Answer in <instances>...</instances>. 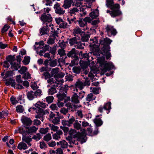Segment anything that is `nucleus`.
<instances>
[{
    "instance_id": "f8f14e48",
    "label": "nucleus",
    "mask_w": 154,
    "mask_h": 154,
    "mask_svg": "<svg viewBox=\"0 0 154 154\" xmlns=\"http://www.w3.org/2000/svg\"><path fill=\"white\" fill-rule=\"evenodd\" d=\"M21 121L23 125L26 126H30L32 122V121L30 118L24 116L22 117Z\"/></svg>"
},
{
    "instance_id": "c756f323",
    "label": "nucleus",
    "mask_w": 154,
    "mask_h": 154,
    "mask_svg": "<svg viewBox=\"0 0 154 154\" xmlns=\"http://www.w3.org/2000/svg\"><path fill=\"white\" fill-rule=\"evenodd\" d=\"M57 145H60L62 148H66L68 146V144L65 140H63L57 143Z\"/></svg>"
},
{
    "instance_id": "4be33fe9",
    "label": "nucleus",
    "mask_w": 154,
    "mask_h": 154,
    "mask_svg": "<svg viewBox=\"0 0 154 154\" xmlns=\"http://www.w3.org/2000/svg\"><path fill=\"white\" fill-rule=\"evenodd\" d=\"M79 96L77 94L75 93L71 97V101L75 103H79Z\"/></svg>"
},
{
    "instance_id": "37998d69",
    "label": "nucleus",
    "mask_w": 154,
    "mask_h": 154,
    "mask_svg": "<svg viewBox=\"0 0 154 154\" xmlns=\"http://www.w3.org/2000/svg\"><path fill=\"white\" fill-rule=\"evenodd\" d=\"M73 125L74 128L77 130H79L81 128V124L78 122L77 120L75 121Z\"/></svg>"
},
{
    "instance_id": "58836bf2",
    "label": "nucleus",
    "mask_w": 154,
    "mask_h": 154,
    "mask_svg": "<svg viewBox=\"0 0 154 154\" xmlns=\"http://www.w3.org/2000/svg\"><path fill=\"white\" fill-rule=\"evenodd\" d=\"M95 99V97L94 96L93 94L92 93H90L88 94L86 98V101H91L92 100Z\"/></svg>"
},
{
    "instance_id": "1a4fd4ad",
    "label": "nucleus",
    "mask_w": 154,
    "mask_h": 154,
    "mask_svg": "<svg viewBox=\"0 0 154 154\" xmlns=\"http://www.w3.org/2000/svg\"><path fill=\"white\" fill-rule=\"evenodd\" d=\"M111 103L110 102L106 103L104 104L103 107L102 106H100L98 108V110L100 112H102L103 110L104 109L108 111V112L107 113H108L111 109Z\"/></svg>"
},
{
    "instance_id": "e2e57ef3",
    "label": "nucleus",
    "mask_w": 154,
    "mask_h": 154,
    "mask_svg": "<svg viewBox=\"0 0 154 154\" xmlns=\"http://www.w3.org/2000/svg\"><path fill=\"white\" fill-rule=\"evenodd\" d=\"M7 60L11 64L14 60V57L12 56H9L7 58Z\"/></svg>"
},
{
    "instance_id": "b1692460",
    "label": "nucleus",
    "mask_w": 154,
    "mask_h": 154,
    "mask_svg": "<svg viewBox=\"0 0 154 154\" xmlns=\"http://www.w3.org/2000/svg\"><path fill=\"white\" fill-rule=\"evenodd\" d=\"M75 6L77 8H79L80 11H83L85 8V6H83L81 1H76V3L75 4Z\"/></svg>"
},
{
    "instance_id": "f257e3e1",
    "label": "nucleus",
    "mask_w": 154,
    "mask_h": 154,
    "mask_svg": "<svg viewBox=\"0 0 154 154\" xmlns=\"http://www.w3.org/2000/svg\"><path fill=\"white\" fill-rule=\"evenodd\" d=\"M35 106L36 108L31 107L29 109V111L30 112L32 110L34 111L37 113V115L35 116V118L39 119L42 118L43 115L45 114V112L43 109L40 108L39 107L45 108L46 107V104L38 101L35 104Z\"/></svg>"
},
{
    "instance_id": "6e6d98bb",
    "label": "nucleus",
    "mask_w": 154,
    "mask_h": 154,
    "mask_svg": "<svg viewBox=\"0 0 154 154\" xmlns=\"http://www.w3.org/2000/svg\"><path fill=\"white\" fill-rule=\"evenodd\" d=\"M57 64V60H53L50 61L49 63L50 66L51 67H54Z\"/></svg>"
},
{
    "instance_id": "864d4df0",
    "label": "nucleus",
    "mask_w": 154,
    "mask_h": 154,
    "mask_svg": "<svg viewBox=\"0 0 154 154\" xmlns=\"http://www.w3.org/2000/svg\"><path fill=\"white\" fill-rule=\"evenodd\" d=\"M41 138V136L39 133L36 134L35 135L33 136L32 138L35 140L36 141L39 140Z\"/></svg>"
},
{
    "instance_id": "aec40b11",
    "label": "nucleus",
    "mask_w": 154,
    "mask_h": 154,
    "mask_svg": "<svg viewBox=\"0 0 154 154\" xmlns=\"http://www.w3.org/2000/svg\"><path fill=\"white\" fill-rule=\"evenodd\" d=\"M73 2L72 0H64L62 7L65 9L68 8L71 6Z\"/></svg>"
},
{
    "instance_id": "39448f33",
    "label": "nucleus",
    "mask_w": 154,
    "mask_h": 154,
    "mask_svg": "<svg viewBox=\"0 0 154 154\" xmlns=\"http://www.w3.org/2000/svg\"><path fill=\"white\" fill-rule=\"evenodd\" d=\"M38 129V128L37 127H36L35 126L29 128L22 126L20 127H18L17 129L15 130L14 133L17 134L19 133L23 135L26 133L31 134L33 133L36 132Z\"/></svg>"
},
{
    "instance_id": "5701e85b",
    "label": "nucleus",
    "mask_w": 154,
    "mask_h": 154,
    "mask_svg": "<svg viewBox=\"0 0 154 154\" xmlns=\"http://www.w3.org/2000/svg\"><path fill=\"white\" fill-rule=\"evenodd\" d=\"M63 134V132L61 130H59L53 135V138L55 140H59L60 139V135Z\"/></svg>"
},
{
    "instance_id": "c03bdc74",
    "label": "nucleus",
    "mask_w": 154,
    "mask_h": 154,
    "mask_svg": "<svg viewBox=\"0 0 154 154\" xmlns=\"http://www.w3.org/2000/svg\"><path fill=\"white\" fill-rule=\"evenodd\" d=\"M16 110L18 112H23L24 111L23 106L21 105L17 106L16 107Z\"/></svg>"
},
{
    "instance_id": "a211bd4d",
    "label": "nucleus",
    "mask_w": 154,
    "mask_h": 154,
    "mask_svg": "<svg viewBox=\"0 0 154 154\" xmlns=\"http://www.w3.org/2000/svg\"><path fill=\"white\" fill-rule=\"evenodd\" d=\"M58 32L57 31L54 32L52 35L49 36V38L47 41V43L49 45H52L54 43V40L57 36Z\"/></svg>"
},
{
    "instance_id": "680f3d73",
    "label": "nucleus",
    "mask_w": 154,
    "mask_h": 154,
    "mask_svg": "<svg viewBox=\"0 0 154 154\" xmlns=\"http://www.w3.org/2000/svg\"><path fill=\"white\" fill-rule=\"evenodd\" d=\"M23 78L25 79H30L31 78L30 74L28 72L24 74Z\"/></svg>"
},
{
    "instance_id": "9b49d317",
    "label": "nucleus",
    "mask_w": 154,
    "mask_h": 154,
    "mask_svg": "<svg viewBox=\"0 0 154 154\" xmlns=\"http://www.w3.org/2000/svg\"><path fill=\"white\" fill-rule=\"evenodd\" d=\"M60 4L58 3H56L54 6V9L55 13L60 15L63 14L65 13V11L60 7Z\"/></svg>"
},
{
    "instance_id": "412c9836",
    "label": "nucleus",
    "mask_w": 154,
    "mask_h": 154,
    "mask_svg": "<svg viewBox=\"0 0 154 154\" xmlns=\"http://www.w3.org/2000/svg\"><path fill=\"white\" fill-rule=\"evenodd\" d=\"M63 79H60V80L58 82V85H59V89L61 88L62 90V91L63 92H64L65 93H67V91L68 90V86L67 85H65L64 87H63L62 85L59 84V83H63Z\"/></svg>"
},
{
    "instance_id": "338daca9",
    "label": "nucleus",
    "mask_w": 154,
    "mask_h": 154,
    "mask_svg": "<svg viewBox=\"0 0 154 154\" xmlns=\"http://www.w3.org/2000/svg\"><path fill=\"white\" fill-rule=\"evenodd\" d=\"M10 100L13 104H15L18 103V101L16 100L15 97H11L10 98Z\"/></svg>"
},
{
    "instance_id": "2eb2a0df",
    "label": "nucleus",
    "mask_w": 154,
    "mask_h": 154,
    "mask_svg": "<svg viewBox=\"0 0 154 154\" xmlns=\"http://www.w3.org/2000/svg\"><path fill=\"white\" fill-rule=\"evenodd\" d=\"M67 56L70 57L74 58V59L72 60L71 63L74 62V60H77L78 59L76 54L75 53V49L74 48H72L67 54Z\"/></svg>"
},
{
    "instance_id": "4c0bfd02",
    "label": "nucleus",
    "mask_w": 154,
    "mask_h": 154,
    "mask_svg": "<svg viewBox=\"0 0 154 154\" xmlns=\"http://www.w3.org/2000/svg\"><path fill=\"white\" fill-rule=\"evenodd\" d=\"M79 11V9L76 8H74L70 9L69 11V13L71 15H72L73 14H75L76 13L78 12Z\"/></svg>"
},
{
    "instance_id": "c9c22d12",
    "label": "nucleus",
    "mask_w": 154,
    "mask_h": 154,
    "mask_svg": "<svg viewBox=\"0 0 154 154\" xmlns=\"http://www.w3.org/2000/svg\"><path fill=\"white\" fill-rule=\"evenodd\" d=\"M8 113L7 110H5L0 112V119L5 118L6 117Z\"/></svg>"
},
{
    "instance_id": "0e129e2a",
    "label": "nucleus",
    "mask_w": 154,
    "mask_h": 154,
    "mask_svg": "<svg viewBox=\"0 0 154 154\" xmlns=\"http://www.w3.org/2000/svg\"><path fill=\"white\" fill-rule=\"evenodd\" d=\"M58 54L61 56L65 54V51L63 49H61L58 50Z\"/></svg>"
},
{
    "instance_id": "20e7f679",
    "label": "nucleus",
    "mask_w": 154,
    "mask_h": 154,
    "mask_svg": "<svg viewBox=\"0 0 154 154\" xmlns=\"http://www.w3.org/2000/svg\"><path fill=\"white\" fill-rule=\"evenodd\" d=\"M106 5L107 7L112 10V11L111 13V17H115L121 14L120 5L117 4H114L113 0H106Z\"/></svg>"
},
{
    "instance_id": "774afa93",
    "label": "nucleus",
    "mask_w": 154,
    "mask_h": 154,
    "mask_svg": "<svg viewBox=\"0 0 154 154\" xmlns=\"http://www.w3.org/2000/svg\"><path fill=\"white\" fill-rule=\"evenodd\" d=\"M55 20L56 23L60 25L61 23L63 21L62 19L60 17H58L56 18L55 19Z\"/></svg>"
},
{
    "instance_id": "09e8293b",
    "label": "nucleus",
    "mask_w": 154,
    "mask_h": 154,
    "mask_svg": "<svg viewBox=\"0 0 154 154\" xmlns=\"http://www.w3.org/2000/svg\"><path fill=\"white\" fill-rule=\"evenodd\" d=\"M49 126L50 127L51 130L54 131H57L59 128V127L57 126L53 125L52 124H49Z\"/></svg>"
},
{
    "instance_id": "4468645a",
    "label": "nucleus",
    "mask_w": 154,
    "mask_h": 154,
    "mask_svg": "<svg viewBox=\"0 0 154 154\" xmlns=\"http://www.w3.org/2000/svg\"><path fill=\"white\" fill-rule=\"evenodd\" d=\"M59 90H60L59 93L57 94V97L59 100L61 101H63L64 102H65L66 93L62 91V90L61 88H59Z\"/></svg>"
},
{
    "instance_id": "c85d7f7f",
    "label": "nucleus",
    "mask_w": 154,
    "mask_h": 154,
    "mask_svg": "<svg viewBox=\"0 0 154 154\" xmlns=\"http://www.w3.org/2000/svg\"><path fill=\"white\" fill-rule=\"evenodd\" d=\"M79 37H75L70 39L69 40V42L71 45H75L79 42Z\"/></svg>"
},
{
    "instance_id": "f704fd0d",
    "label": "nucleus",
    "mask_w": 154,
    "mask_h": 154,
    "mask_svg": "<svg viewBox=\"0 0 154 154\" xmlns=\"http://www.w3.org/2000/svg\"><path fill=\"white\" fill-rule=\"evenodd\" d=\"M17 147L20 150H22V149H26L27 148L26 144L22 142L20 143L19 144Z\"/></svg>"
},
{
    "instance_id": "8fccbe9b",
    "label": "nucleus",
    "mask_w": 154,
    "mask_h": 154,
    "mask_svg": "<svg viewBox=\"0 0 154 154\" xmlns=\"http://www.w3.org/2000/svg\"><path fill=\"white\" fill-rule=\"evenodd\" d=\"M59 69L58 68H55L53 69H52L51 72V74L52 75H55L57 74L59 71Z\"/></svg>"
},
{
    "instance_id": "9d476101",
    "label": "nucleus",
    "mask_w": 154,
    "mask_h": 154,
    "mask_svg": "<svg viewBox=\"0 0 154 154\" xmlns=\"http://www.w3.org/2000/svg\"><path fill=\"white\" fill-rule=\"evenodd\" d=\"M106 29L108 35L110 36L112 35H115L117 33L116 29L111 26L107 25Z\"/></svg>"
},
{
    "instance_id": "dca6fc26",
    "label": "nucleus",
    "mask_w": 154,
    "mask_h": 154,
    "mask_svg": "<svg viewBox=\"0 0 154 154\" xmlns=\"http://www.w3.org/2000/svg\"><path fill=\"white\" fill-rule=\"evenodd\" d=\"M59 89L58 84L54 85L48 91V93L49 95H52L57 92L56 89Z\"/></svg>"
},
{
    "instance_id": "e433bc0d",
    "label": "nucleus",
    "mask_w": 154,
    "mask_h": 154,
    "mask_svg": "<svg viewBox=\"0 0 154 154\" xmlns=\"http://www.w3.org/2000/svg\"><path fill=\"white\" fill-rule=\"evenodd\" d=\"M100 89V88L99 87H91L90 88V90L91 91L95 94H97L99 93V90Z\"/></svg>"
},
{
    "instance_id": "7ed1b4c3",
    "label": "nucleus",
    "mask_w": 154,
    "mask_h": 154,
    "mask_svg": "<svg viewBox=\"0 0 154 154\" xmlns=\"http://www.w3.org/2000/svg\"><path fill=\"white\" fill-rule=\"evenodd\" d=\"M112 42V41L107 38L101 39L100 42L101 44L104 45L103 48V51L104 53V55H105L107 59H109L111 56V54L110 52V47L109 45L111 44Z\"/></svg>"
},
{
    "instance_id": "473e14b6",
    "label": "nucleus",
    "mask_w": 154,
    "mask_h": 154,
    "mask_svg": "<svg viewBox=\"0 0 154 154\" xmlns=\"http://www.w3.org/2000/svg\"><path fill=\"white\" fill-rule=\"evenodd\" d=\"M79 22V26L81 27H86L87 23L85 22L83 20L82 18H79V20L77 21Z\"/></svg>"
},
{
    "instance_id": "7c9ffc66",
    "label": "nucleus",
    "mask_w": 154,
    "mask_h": 154,
    "mask_svg": "<svg viewBox=\"0 0 154 154\" xmlns=\"http://www.w3.org/2000/svg\"><path fill=\"white\" fill-rule=\"evenodd\" d=\"M81 35L82 37V40L84 42H87L90 37L89 34H85L83 32H82Z\"/></svg>"
},
{
    "instance_id": "bb28decb",
    "label": "nucleus",
    "mask_w": 154,
    "mask_h": 154,
    "mask_svg": "<svg viewBox=\"0 0 154 154\" xmlns=\"http://www.w3.org/2000/svg\"><path fill=\"white\" fill-rule=\"evenodd\" d=\"M26 95L28 99L29 100H32L34 98H35V93L32 91H29Z\"/></svg>"
},
{
    "instance_id": "423d86ee",
    "label": "nucleus",
    "mask_w": 154,
    "mask_h": 154,
    "mask_svg": "<svg viewBox=\"0 0 154 154\" xmlns=\"http://www.w3.org/2000/svg\"><path fill=\"white\" fill-rule=\"evenodd\" d=\"M69 133L72 137L74 138H76L78 141L83 140L84 137V134L85 132H83L82 133H81L79 132H77L75 129L70 130L69 131Z\"/></svg>"
},
{
    "instance_id": "603ef678",
    "label": "nucleus",
    "mask_w": 154,
    "mask_h": 154,
    "mask_svg": "<svg viewBox=\"0 0 154 154\" xmlns=\"http://www.w3.org/2000/svg\"><path fill=\"white\" fill-rule=\"evenodd\" d=\"M48 129L49 128H42L40 129L39 132L41 134H45L48 132Z\"/></svg>"
},
{
    "instance_id": "5fc2aeb1",
    "label": "nucleus",
    "mask_w": 154,
    "mask_h": 154,
    "mask_svg": "<svg viewBox=\"0 0 154 154\" xmlns=\"http://www.w3.org/2000/svg\"><path fill=\"white\" fill-rule=\"evenodd\" d=\"M56 46L54 45L51 48L50 52L52 54L54 55L56 53Z\"/></svg>"
},
{
    "instance_id": "a19ab883",
    "label": "nucleus",
    "mask_w": 154,
    "mask_h": 154,
    "mask_svg": "<svg viewBox=\"0 0 154 154\" xmlns=\"http://www.w3.org/2000/svg\"><path fill=\"white\" fill-rule=\"evenodd\" d=\"M51 134L48 133L44 137V140L46 141H48L51 139Z\"/></svg>"
},
{
    "instance_id": "79ce46f5",
    "label": "nucleus",
    "mask_w": 154,
    "mask_h": 154,
    "mask_svg": "<svg viewBox=\"0 0 154 154\" xmlns=\"http://www.w3.org/2000/svg\"><path fill=\"white\" fill-rule=\"evenodd\" d=\"M10 64L11 65L12 68H14L16 70H17L20 67L19 64L17 63H12Z\"/></svg>"
},
{
    "instance_id": "a878e982",
    "label": "nucleus",
    "mask_w": 154,
    "mask_h": 154,
    "mask_svg": "<svg viewBox=\"0 0 154 154\" xmlns=\"http://www.w3.org/2000/svg\"><path fill=\"white\" fill-rule=\"evenodd\" d=\"M46 25L47 26L46 27H43L40 29L39 33L41 35L44 34H47L49 32L48 29V26L47 25Z\"/></svg>"
},
{
    "instance_id": "6ab92c4d",
    "label": "nucleus",
    "mask_w": 154,
    "mask_h": 154,
    "mask_svg": "<svg viewBox=\"0 0 154 154\" xmlns=\"http://www.w3.org/2000/svg\"><path fill=\"white\" fill-rule=\"evenodd\" d=\"M26 134H24L23 135L22 140L23 141L26 143L28 145L30 146L31 145V144L30 143V142L32 140V139L31 138V136H25L24 135Z\"/></svg>"
},
{
    "instance_id": "ea45409f",
    "label": "nucleus",
    "mask_w": 154,
    "mask_h": 154,
    "mask_svg": "<svg viewBox=\"0 0 154 154\" xmlns=\"http://www.w3.org/2000/svg\"><path fill=\"white\" fill-rule=\"evenodd\" d=\"M82 29L79 27H76L73 30V33L75 34H78L82 33Z\"/></svg>"
},
{
    "instance_id": "72a5a7b5",
    "label": "nucleus",
    "mask_w": 154,
    "mask_h": 154,
    "mask_svg": "<svg viewBox=\"0 0 154 154\" xmlns=\"http://www.w3.org/2000/svg\"><path fill=\"white\" fill-rule=\"evenodd\" d=\"M15 83V80L10 78L9 80H7L6 82V84L7 86L11 85L12 87H14Z\"/></svg>"
},
{
    "instance_id": "2f4dec72",
    "label": "nucleus",
    "mask_w": 154,
    "mask_h": 154,
    "mask_svg": "<svg viewBox=\"0 0 154 154\" xmlns=\"http://www.w3.org/2000/svg\"><path fill=\"white\" fill-rule=\"evenodd\" d=\"M90 41H92V43L91 42L90 46L91 47H91L94 48L95 46L96 43H98V41L97 39V38L96 37H94V39H90Z\"/></svg>"
},
{
    "instance_id": "bf43d9fd",
    "label": "nucleus",
    "mask_w": 154,
    "mask_h": 154,
    "mask_svg": "<svg viewBox=\"0 0 154 154\" xmlns=\"http://www.w3.org/2000/svg\"><path fill=\"white\" fill-rule=\"evenodd\" d=\"M72 70L74 73L77 74H79L80 72V68L78 67H74L73 68Z\"/></svg>"
},
{
    "instance_id": "0eeeda50",
    "label": "nucleus",
    "mask_w": 154,
    "mask_h": 154,
    "mask_svg": "<svg viewBox=\"0 0 154 154\" xmlns=\"http://www.w3.org/2000/svg\"><path fill=\"white\" fill-rule=\"evenodd\" d=\"M95 63L94 61H92L90 64V66L91 68V70L88 75L90 77H93L94 76V74L99 72L98 68L96 67L95 65Z\"/></svg>"
},
{
    "instance_id": "49530a36",
    "label": "nucleus",
    "mask_w": 154,
    "mask_h": 154,
    "mask_svg": "<svg viewBox=\"0 0 154 154\" xmlns=\"http://www.w3.org/2000/svg\"><path fill=\"white\" fill-rule=\"evenodd\" d=\"M31 87L33 90H36L38 88V86L37 85L36 82H32Z\"/></svg>"
},
{
    "instance_id": "f03ea898",
    "label": "nucleus",
    "mask_w": 154,
    "mask_h": 154,
    "mask_svg": "<svg viewBox=\"0 0 154 154\" xmlns=\"http://www.w3.org/2000/svg\"><path fill=\"white\" fill-rule=\"evenodd\" d=\"M97 65H99L100 69L103 71L106 72L114 68L112 62H107L104 57H99L98 59Z\"/></svg>"
},
{
    "instance_id": "69168bd1",
    "label": "nucleus",
    "mask_w": 154,
    "mask_h": 154,
    "mask_svg": "<svg viewBox=\"0 0 154 154\" xmlns=\"http://www.w3.org/2000/svg\"><path fill=\"white\" fill-rule=\"evenodd\" d=\"M9 27L10 26L8 25H5L4 26L2 29V33H4L5 32H6L8 30Z\"/></svg>"
},
{
    "instance_id": "052dcab7",
    "label": "nucleus",
    "mask_w": 154,
    "mask_h": 154,
    "mask_svg": "<svg viewBox=\"0 0 154 154\" xmlns=\"http://www.w3.org/2000/svg\"><path fill=\"white\" fill-rule=\"evenodd\" d=\"M27 70V68L26 67L22 66L19 70V72L21 74H24Z\"/></svg>"
},
{
    "instance_id": "393cba45",
    "label": "nucleus",
    "mask_w": 154,
    "mask_h": 154,
    "mask_svg": "<svg viewBox=\"0 0 154 154\" xmlns=\"http://www.w3.org/2000/svg\"><path fill=\"white\" fill-rule=\"evenodd\" d=\"M5 71L2 72L1 75L3 76V78L5 80H7V78L11 76L13 74V72L11 71H8L6 72L5 74V75L4 76Z\"/></svg>"
},
{
    "instance_id": "de8ad7c7",
    "label": "nucleus",
    "mask_w": 154,
    "mask_h": 154,
    "mask_svg": "<svg viewBox=\"0 0 154 154\" xmlns=\"http://www.w3.org/2000/svg\"><path fill=\"white\" fill-rule=\"evenodd\" d=\"M50 121H51L54 124H57L60 122V119L57 117H54V118L51 120Z\"/></svg>"
},
{
    "instance_id": "6e6552de",
    "label": "nucleus",
    "mask_w": 154,
    "mask_h": 154,
    "mask_svg": "<svg viewBox=\"0 0 154 154\" xmlns=\"http://www.w3.org/2000/svg\"><path fill=\"white\" fill-rule=\"evenodd\" d=\"M90 84V82L88 79L85 80V82H82L78 80L75 84L76 88H78L80 90H82L84 87L86 85H89Z\"/></svg>"
},
{
    "instance_id": "ddd939ff",
    "label": "nucleus",
    "mask_w": 154,
    "mask_h": 154,
    "mask_svg": "<svg viewBox=\"0 0 154 154\" xmlns=\"http://www.w3.org/2000/svg\"><path fill=\"white\" fill-rule=\"evenodd\" d=\"M41 20L44 22H49L52 20V17L49 14H46L44 13L41 15Z\"/></svg>"
},
{
    "instance_id": "a18cd8bd",
    "label": "nucleus",
    "mask_w": 154,
    "mask_h": 154,
    "mask_svg": "<svg viewBox=\"0 0 154 154\" xmlns=\"http://www.w3.org/2000/svg\"><path fill=\"white\" fill-rule=\"evenodd\" d=\"M30 58L28 56H25L24 57L23 62L24 64L27 65L29 63L30 60Z\"/></svg>"
},
{
    "instance_id": "4d7b16f0",
    "label": "nucleus",
    "mask_w": 154,
    "mask_h": 154,
    "mask_svg": "<svg viewBox=\"0 0 154 154\" xmlns=\"http://www.w3.org/2000/svg\"><path fill=\"white\" fill-rule=\"evenodd\" d=\"M68 26L67 23L64 22L63 21H62L59 27L60 28H66Z\"/></svg>"
},
{
    "instance_id": "3c124183",
    "label": "nucleus",
    "mask_w": 154,
    "mask_h": 154,
    "mask_svg": "<svg viewBox=\"0 0 154 154\" xmlns=\"http://www.w3.org/2000/svg\"><path fill=\"white\" fill-rule=\"evenodd\" d=\"M94 122L97 126H100L102 124V122L100 119H96L94 121Z\"/></svg>"
},
{
    "instance_id": "cd10ccee",
    "label": "nucleus",
    "mask_w": 154,
    "mask_h": 154,
    "mask_svg": "<svg viewBox=\"0 0 154 154\" xmlns=\"http://www.w3.org/2000/svg\"><path fill=\"white\" fill-rule=\"evenodd\" d=\"M89 15L92 20L96 19L99 15V12L97 9H96L95 11L91 12Z\"/></svg>"
},
{
    "instance_id": "13d9d810",
    "label": "nucleus",
    "mask_w": 154,
    "mask_h": 154,
    "mask_svg": "<svg viewBox=\"0 0 154 154\" xmlns=\"http://www.w3.org/2000/svg\"><path fill=\"white\" fill-rule=\"evenodd\" d=\"M53 99L54 97L52 96L47 97L46 98V101L49 103H52L53 101Z\"/></svg>"
},
{
    "instance_id": "f3484780",
    "label": "nucleus",
    "mask_w": 154,
    "mask_h": 154,
    "mask_svg": "<svg viewBox=\"0 0 154 154\" xmlns=\"http://www.w3.org/2000/svg\"><path fill=\"white\" fill-rule=\"evenodd\" d=\"M75 121V118L72 116L68 120L63 121L62 123L63 125L70 126Z\"/></svg>"
}]
</instances>
